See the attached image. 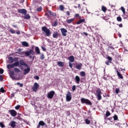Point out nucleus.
Returning a JSON list of instances; mask_svg holds the SVG:
<instances>
[{"instance_id":"48","label":"nucleus","mask_w":128,"mask_h":128,"mask_svg":"<svg viewBox=\"0 0 128 128\" xmlns=\"http://www.w3.org/2000/svg\"><path fill=\"white\" fill-rule=\"evenodd\" d=\"M58 26V22H55L54 23L52 24V26Z\"/></svg>"},{"instance_id":"30","label":"nucleus","mask_w":128,"mask_h":128,"mask_svg":"<svg viewBox=\"0 0 128 128\" xmlns=\"http://www.w3.org/2000/svg\"><path fill=\"white\" fill-rule=\"evenodd\" d=\"M58 66H60L61 68H62V66H64V63L62 62H58Z\"/></svg>"},{"instance_id":"32","label":"nucleus","mask_w":128,"mask_h":128,"mask_svg":"<svg viewBox=\"0 0 128 128\" xmlns=\"http://www.w3.org/2000/svg\"><path fill=\"white\" fill-rule=\"evenodd\" d=\"M59 8H60V10L64 12V5H60Z\"/></svg>"},{"instance_id":"15","label":"nucleus","mask_w":128,"mask_h":128,"mask_svg":"<svg viewBox=\"0 0 128 128\" xmlns=\"http://www.w3.org/2000/svg\"><path fill=\"white\" fill-rule=\"evenodd\" d=\"M30 72V68L28 66L27 68L24 70V74H28Z\"/></svg>"},{"instance_id":"36","label":"nucleus","mask_w":128,"mask_h":128,"mask_svg":"<svg viewBox=\"0 0 128 128\" xmlns=\"http://www.w3.org/2000/svg\"><path fill=\"white\" fill-rule=\"evenodd\" d=\"M0 92H2V94H4V92H6V90L4 89V88H0Z\"/></svg>"},{"instance_id":"26","label":"nucleus","mask_w":128,"mask_h":128,"mask_svg":"<svg viewBox=\"0 0 128 128\" xmlns=\"http://www.w3.org/2000/svg\"><path fill=\"white\" fill-rule=\"evenodd\" d=\"M48 14H50L52 16H56V14L54 12H52L50 10H48Z\"/></svg>"},{"instance_id":"29","label":"nucleus","mask_w":128,"mask_h":128,"mask_svg":"<svg viewBox=\"0 0 128 128\" xmlns=\"http://www.w3.org/2000/svg\"><path fill=\"white\" fill-rule=\"evenodd\" d=\"M22 45L23 46H26V48H28V43L26 42H22Z\"/></svg>"},{"instance_id":"19","label":"nucleus","mask_w":128,"mask_h":128,"mask_svg":"<svg viewBox=\"0 0 128 128\" xmlns=\"http://www.w3.org/2000/svg\"><path fill=\"white\" fill-rule=\"evenodd\" d=\"M58 32H55L52 34V36L54 38H58Z\"/></svg>"},{"instance_id":"46","label":"nucleus","mask_w":128,"mask_h":128,"mask_svg":"<svg viewBox=\"0 0 128 128\" xmlns=\"http://www.w3.org/2000/svg\"><path fill=\"white\" fill-rule=\"evenodd\" d=\"M10 32L11 34H16V30H14L12 28H10Z\"/></svg>"},{"instance_id":"41","label":"nucleus","mask_w":128,"mask_h":128,"mask_svg":"<svg viewBox=\"0 0 128 128\" xmlns=\"http://www.w3.org/2000/svg\"><path fill=\"white\" fill-rule=\"evenodd\" d=\"M40 58L42 60H44V55L42 54L40 56Z\"/></svg>"},{"instance_id":"35","label":"nucleus","mask_w":128,"mask_h":128,"mask_svg":"<svg viewBox=\"0 0 128 128\" xmlns=\"http://www.w3.org/2000/svg\"><path fill=\"white\" fill-rule=\"evenodd\" d=\"M116 20H118V22H122V17L118 16L116 18Z\"/></svg>"},{"instance_id":"38","label":"nucleus","mask_w":128,"mask_h":128,"mask_svg":"<svg viewBox=\"0 0 128 128\" xmlns=\"http://www.w3.org/2000/svg\"><path fill=\"white\" fill-rule=\"evenodd\" d=\"M0 128H6V126H4V124L2 122H0Z\"/></svg>"},{"instance_id":"45","label":"nucleus","mask_w":128,"mask_h":128,"mask_svg":"<svg viewBox=\"0 0 128 128\" xmlns=\"http://www.w3.org/2000/svg\"><path fill=\"white\" fill-rule=\"evenodd\" d=\"M107 58L108 60V62H112V57L108 56L107 57Z\"/></svg>"},{"instance_id":"8","label":"nucleus","mask_w":128,"mask_h":128,"mask_svg":"<svg viewBox=\"0 0 128 128\" xmlns=\"http://www.w3.org/2000/svg\"><path fill=\"white\" fill-rule=\"evenodd\" d=\"M38 88H40V85H38V82H35L34 83V86L32 88V90L33 92H38Z\"/></svg>"},{"instance_id":"11","label":"nucleus","mask_w":128,"mask_h":128,"mask_svg":"<svg viewBox=\"0 0 128 128\" xmlns=\"http://www.w3.org/2000/svg\"><path fill=\"white\" fill-rule=\"evenodd\" d=\"M18 14H26V9H18Z\"/></svg>"},{"instance_id":"34","label":"nucleus","mask_w":128,"mask_h":128,"mask_svg":"<svg viewBox=\"0 0 128 128\" xmlns=\"http://www.w3.org/2000/svg\"><path fill=\"white\" fill-rule=\"evenodd\" d=\"M80 74L81 76H82V77L86 76V72H80Z\"/></svg>"},{"instance_id":"42","label":"nucleus","mask_w":128,"mask_h":128,"mask_svg":"<svg viewBox=\"0 0 128 128\" xmlns=\"http://www.w3.org/2000/svg\"><path fill=\"white\" fill-rule=\"evenodd\" d=\"M75 16L76 18H79V20H80V18H82V17L80 16V14H75Z\"/></svg>"},{"instance_id":"1","label":"nucleus","mask_w":128,"mask_h":128,"mask_svg":"<svg viewBox=\"0 0 128 128\" xmlns=\"http://www.w3.org/2000/svg\"><path fill=\"white\" fill-rule=\"evenodd\" d=\"M26 66V68H28V65L24 61L22 60H20L18 62H14L12 64H9L7 66V68L8 70H10V68H14L15 66Z\"/></svg>"},{"instance_id":"61","label":"nucleus","mask_w":128,"mask_h":128,"mask_svg":"<svg viewBox=\"0 0 128 128\" xmlns=\"http://www.w3.org/2000/svg\"><path fill=\"white\" fill-rule=\"evenodd\" d=\"M118 36L119 38H122V34H120V33L118 32Z\"/></svg>"},{"instance_id":"25","label":"nucleus","mask_w":128,"mask_h":128,"mask_svg":"<svg viewBox=\"0 0 128 128\" xmlns=\"http://www.w3.org/2000/svg\"><path fill=\"white\" fill-rule=\"evenodd\" d=\"M101 10L104 12H106V10H108V8L104 6H102Z\"/></svg>"},{"instance_id":"47","label":"nucleus","mask_w":128,"mask_h":128,"mask_svg":"<svg viewBox=\"0 0 128 128\" xmlns=\"http://www.w3.org/2000/svg\"><path fill=\"white\" fill-rule=\"evenodd\" d=\"M42 6H40L37 8L36 11L37 12H42Z\"/></svg>"},{"instance_id":"33","label":"nucleus","mask_w":128,"mask_h":128,"mask_svg":"<svg viewBox=\"0 0 128 128\" xmlns=\"http://www.w3.org/2000/svg\"><path fill=\"white\" fill-rule=\"evenodd\" d=\"M14 76V70L10 71V76H11V78H13Z\"/></svg>"},{"instance_id":"14","label":"nucleus","mask_w":128,"mask_h":128,"mask_svg":"<svg viewBox=\"0 0 128 128\" xmlns=\"http://www.w3.org/2000/svg\"><path fill=\"white\" fill-rule=\"evenodd\" d=\"M46 124V123L44 122L42 120H40L37 126V128H40V126H44Z\"/></svg>"},{"instance_id":"64","label":"nucleus","mask_w":128,"mask_h":128,"mask_svg":"<svg viewBox=\"0 0 128 128\" xmlns=\"http://www.w3.org/2000/svg\"><path fill=\"white\" fill-rule=\"evenodd\" d=\"M11 96H12V98H14V93L12 94Z\"/></svg>"},{"instance_id":"54","label":"nucleus","mask_w":128,"mask_h":128,"mask_svg":"<svg viewBox=\"0 0 128 128\" xmlns=\"http://www.w3.org/2000/svg\"><path fill=\"white\" fill-rule=\"evenodd\" d=\"M46 120H47L48 124H50V118H47Z\"/></svg>"},{"instance_id":"9","label":"nucleus","mask_w":128,"mask_h":128,"mask_svg":"<svg viewBox=\"0 0 128 128\" xmlns=\"http://www.w3.org/2000/svg\"><path fill=\"white\" fill-rule=\"evenodd\" d=\"M66 100L67 102H70L72 100V93L68 91L66 95Z\"/></svg>"},{"instance_id":"4","label":"nucleus","mask_w":128,"mask_h":128,"mask_svg":"<svg viewBox=\"0 0 128 128\" xmlns=\"http://www.w3.org/2000/svg\"><path fill=\"white\" fill-rule=\"evenodd\" d=\"M34 54V51L32 49H30L29 51L25 52V56H29L30 58H32V56Z\"/></svg>"},{"instance_id":"51","label":"nucleus","mask_w":128,"mask_h":128,"mask_svg":"<svg viewBox=\"0 0 128 128\" xmlns=\"http://www.w3.org/2000/svg\"><path fill=\"white\" fill-rule=\"evenodd\" d=\"M34 78L38 80H40V77L38 76H34Z\"/></svg>"},{"instance_id":"58","label":"nucleus","mask_w":128,"mask_h":128,"mask_svg":"<svg viewBox=\"0 0 128 128\" xmlns=\"http://www.w3.org/2000/svg\"><path fill=\"white\" fill-rule=\"evenodd\" d=\"M66 14L68 16H70V11H67Z\"/></svg>"},{"instance_id":"59","label":"nucleus","mask_w":128,"mask_h":128,"mask_svg":"<svg viewBox=\"0 0 128 128\" xmlns=\"http://www.w3.org/2000/svg\"><path fill=\"white\" fill-rule=\"evenodd\" d=\"M118 26L120 28H122L123 26H122V24H117Z\"/></svg>"},{"instance_id":"63","label":"nucleus","mask_w":128,"mask_h":128,"mask_svg":"<svg viewBox=\"0 0 128 128\" xmlns=\"http://www.w3.org/2000/svg\"><path fill=\"white\" fill-rule=\"evenodd\" d=\"M92 40H93L94 42H96V38L94 36H92Z\"/></svg>"},{"instance_id":"44","label":"nucleus","mask_w":128,"mask_h":128,"mask_svg":"<svg viewBox=\"0 0 128 128\" xmlns=\"http://www.w3.org/2000/svg\"><path fill=\"white\" fill-rule=\"evenodd\" d=\"M86 122V124H90V120H88V119H86L85 120Z\"/></svg>"},{"instance_id":"13","label":"nucleus","mask_w":128,"mask_h":128,"mask_svg":"<svg viewBox=\"0 0 128 128\" xmlns=\"http://www.w3.org/2000/svg\"><path fill=\"white\" fill-rule=\"evenodd\" d=\"M11 128H14L16 126V122L14 120L10 121V122Z\"/></svg>"},{"instance_id":"31","label":"nucleus","mask_w":128,"mask_h":128,"mask_svg":"<svg viewBox=\"0 0 128 128\" xmlns=\"http://www.w3.org/2000/svg\"><path fill=\"white\" fill-rule=\"evenodd\" d=\"M14 72H20V70L18 68H14Z\"/></svg>"},{"instance_id":"2","label":"nucleus","mask_w":128,"mask_h":128,"mask_svg":"<svg viewBox=\"0 0 128 128\" xmlns=\"http://www.w3.org/2000/svg\"><path fill=\"white\" fill-rule=\"evenodd\" d=\"M80 102L82 104H87V106H92V102H90V100L84 98H81Z\"/></svg>"},{"instance_id":"6","label":"nucleus","mask_w":128,"mask_h":128,"mask_svg":"<svg viewBox=\"0 0 128 128\" xmlns=\"http://www.w3.org/2000/svg\"><path fill=\"white\" fill-rule=\"evenodd\" d=\"M56 92H54V91L52 90L48 93L47 98H50L52 100V98H54V96Z\"/></svg>"},{"instance_id":"52","label":"nucleus","mask_w":128,"mask_h":128,"mask_svg":"<svg viewBox=\"0 0 128 128\" xmlns=\"http://www.w3.org/2000/svg\"><path fill=\"white\" fill-rule=\"evenodd\" d=\"M120 92V89L118 88L116 89V94H118Z\"/></svg>"},{"instance_id":"56","label":"nucleus","mask_w":128,"mask_h":128,"mask_svg":"<svg viewBox=\"0 0 128 128\" xmlns=\"http://www.w3.org/2000/svg\"><path fill=\"white\" fill-rule=\"evenodd\" d=\"M42 50L44 52H46V48H44V47L42 46Z\"/></svg>"},{"instance_id":"24","label":"nucleus","mask_w":128,"mask_h":128,"mask_svg":"<svg viewBox=\"0 0 128 128\" xmlns=\"http://www.w3.org/2000/svg\"><path fill=\"white\" fill-rule=\"evenodd\" d=\"M116 72L117 76H118V78H121L122 80H124V76H122V74H120V73L118 70H116Z\"/></svg>"},{"instance_id":"37","label":"nucleus","mask_w":128,"mask_h":128,"mask_svg":"<svg viewBox=\"0 0 128 128\" xmlns=\"http://www.w3.org/2000/svg\"><path fill=\"white\" fill-rule=\"evenodd\" d=\"M110 116V111H107L106 114V118H108V116Z\"/></svg>"},{"instance_id":"60","label":"nucleus","mask_w":128,"mask_h":128,"mask_svg":"<svg viewBox=\"0 0 128 128\" xmlns=\"http://www.w3.org/2000/svg\"><path fill=\"white\" fill-rule=\"evenodd\" d=\"M84 34V36H88V34L86 32H83Z\"/></svg>"},{"instance_id":"40","label":"nucleus","mask_w":128,"mask_h":128,"mask_svg":"<svg viewBox=\"0 0 128 128\" xmlns=\"http://www.w3.org/2000/svg\"><path fill=\"white\" fill-rule=\"evenodd\" d=\"M120 9L124 14H126V9H124V6H122Z\"/></svg>"},{"instance_id":"16","label":"nucleus","mask_w":128,"mask_h":128,"mask_svg":"<svg viewBox=\"0 0 128 128\" xmlns=\"http://www.w3.org/2000/svg\"><path fill=\"white\" fill-rule=\"evenodd\" d=\"M68 60L70 62H74V56H70L68 58Z\"/></svg>"},{"instance_id":"57","label":"nucleus","mask_w":128,"mask_h":128,"mask_svg":"<svg viewBox=\"0 0 128 128\" xmlns=\"http://www.w3.org/2000/svg\"><path fill=\"white\" fill-rule=\"evenodd\" d=\"M16 34H20V31L19 30H18L16 32Z\"/></svg>"},{"instance_id":"62","label":"nucleus","mask_w":128,"mask_h":128,"mask_svg":"<svg viewBox=\"0 0 128 128\" xmlns=\"http://www.w3.org/2000/svg\"><path fill=\"white\" fill-rule=\"evenodd\" d=\"M0 80L2 82V75L0 76Z\"/></svg>"},{"instance_id":"53","label":"nucleus","mask_w":128,"mask_h":128,"mask_svg":"<svg viewBox=\"0 0 128 128\" xmlns=\"http://www.w3.org/2000/svg\"><path fill=\"white\" fill-rule=\"evenodd\" d=\"M110 62H110V61H106L105 62V64L107 65V66H110Z\"/></svg>"},{"instance_id":"21","label":"nucleus","mask_w":128,"mask_h":128,"mask_svg":"<svg viewBox=\"0 0 128 128\" xmlns=\"http://www.w3.org/2000/svg\"><path fill=\"white\" fill-rule=\"evenodd\" d=\"M86 22V20L84 19H80L78 22H76V24H82Z\"/></svg>"},{"instance_id":"7","label":"nucleus","mask_w":128,"mask_h":128,"mask_svg":"<svg viewBox=\"0 0 128 128\" xmlns=\"http://www.w3.org/2000/svg\"><path fill=\"white\" fill-rule=\"evenodd\" d=\"M8 60H10V64H12L14 62H18V58L16 57V58H13L12 56H10L8 58Z\"/></svg>"},{"instance_id":"49","label":"nucleus","mask_w":128,"mask_h":128,"mask_svg":"<svg viewBox=\"0 0 128 128\" xmlns=\"http://www.w3.org/2000/svg\"><path fill=\"white\" fill-rule=\"evenodd\" d=\"M69 64V66L70 68H72V63L70 62H68Z\"/></svg>"},{"instance_id":"18","label":"nucleus","mask_w":128,"mask_h":128,"mask_svg":"<svg viewBox=\"0 0 128 128\" xmlns=\"http://www.w3.org/2000/svg\"><path fill=\"white\" fill-rule=\"evenodd\" d=\"M82 63H80L76 65V70H80V69L82 68Z\"/></svg>"},{"instance_id":"3","label":"nucleus","mask_w":128,"mask_h":128,"mask_svg":"<svg viewBox=\"0 0 128 128\" xmlns=\"http://www.w3.org/2000/svg\"><path fill=\"white\" fill-rule=\"evenodd\" d=\"M42 32H45V34H46V36H50L52 34V32H50V30H49V29L48 28H46V26H42Z\"/></svg>"},{"instance_id":"22","label":"nucleus","mask_w":128,"mask_h":128,"mask_svg":"<svg viewBox=\"0 0 128 128\" xmlns=\"http://www.w3.org/2000/svg\"><path fill=\"white\" fill-rule=\"evenodd\" d=\"M24 20H30V14H24Z\"/></svg>"},{"instance_id":"10","label":"nucleus","mask_w":128,"mask_h":128,"mask_svg":"<svg viewBox=\"0 0 128 128\" xmlns=\"http://www.w3.org/2000/svg\"><path fill=\"white\" fill-rule=\"evenodd\" d=\"M8 112L10 113V114H11L12 116H16V114H18V112L14 110H9Z\"/></svg>"},{"instance_id":"20","label":"nucleus","mask_w":128,"mask_h":128,"mask_svg":"<svg viewBox=\"0 0 128 128\" xmlns=\"http://www.w3.org/2000/svg\"><path fill=\"white\" fill-rule=\"evenodd\" d=\"M22 49H20V48L17 50L18 52H16V54H21V55L24 54V52H22Z\"/></svg>"},{"instance_id":"17","label":"nucleus","mask_w":128,"mask_h":128,"mask_svg":"<svg viewBox=\"0 0 128 128\" xmlns=\"http://www.w3.org/2000/svg\"><path fill=\"white\" fill-rule=\"evenodd\" d=\"M75 80L78 84H80V76H76L75 77Z\"/></svg>"},{"instance_id":"50","label":"nucleus","mask_w":128,"mask_h":128,"mask_svg":"<svg viewBox=\"0 0 128 128\" xmlns=\"http://www.w3.org/2000/svg\"><path fill=\"white\" fill-rule=\"evenodd\" d=\"M20 105H18L15 107L16 110H20Z\"/></svg>"},{"instance_id":"12","label":"nucleus","mask_w":128,"mask_h":128,"mask_svg":"<svg viewBox=\"0 0 128 128\" xmlns=\"http://www.w3.org/2000/svg\"><path fill=\"white\" fill-rule=\"evenodd\" d=\"M62 36H66V32H68V30L64 28H62L60 29Z\"/></svg>"},{"instance_id":"5","label":"nucleus","mask_w":128,"mask_h":128,"mask_svg":"<svg viewBox=\"0 0 128 128\" xmlns=\"http://www.w3.org/2000/svg\"><path fill=\"white\" fill-rule=\"evenodd\" d=\"M98 100H102V90L100 88H98L96 90V94Z\"/></svg>"},{"instance_id":"55","label":"nucleus","mask_w":128,"mask_h":128,"mask_svg":"<svg viewBox=\"0 0 128 128\" xmlns=\"http://www.w3.org/2000/svg\"><path fill=\"white\" fill-rule=\"evenodd\" d=\"M4 69H0V74H4Z\"/></svg>"},{"instance_id":"39","label":"nucleus","mask_w":128,"mask_h":128,"mask_svg":"<svg viewBox=\"0 0 128 128\" xmlns=\"http://www.w3.org/2000/svg\"><path fill=\"white\" fill-rule=\"evenodd\" d=\"M113 118H114V120H118V116H116V114H115L113 116Z\"/></svg>"},{"instance_id":"27","label":"nucleus","mask_w":128,"mask_h":128,"mask_svg":"<svg viewBox=\"0 0 128 128\" xmlns=\"http://www.w3.org/2000/svg\"><path fill=\"white\" fill-rule=\"evenodd\" d=\"M84 10H85L86 11V12H87V14H90V12H88V8H86V7L82 10V12H83V14L86 13V12L84 11Z\"/></svg>"},{"instance_id":"43","label":"nucleus","mask_w":128,"mask_h":128,"mask_svg":"<svg viewBox=\"0 0 128 128\" xmlns=\"http://www.w3.org/2000/svg\"><path fill=\"white\" fill-rule=\"evenodd\" d=\"M76 90V85L72 86V92H74V90Z\"/></svg>"},{"instance_id":"23","label":"nucleus","mask_w":128,"mask_h":128,"mask_svg":"<svg viewBox=\"0 0 128 128\" xmlns=\"http://www.w3.org/2000/svg\"><path fill=\"white\" fill-rule=\"evenodd\" d=\"M35 52L37 54H40V48H38V47L36 46L35 48Z\"/></svg>"},{"instance_id":"28","label":"nucleus","mask_w":128,"mask_h":128,"mask_svg":"<svg viewBox=\"0 0 128 128\" xmlns=\"http://www.w3.org/2000/svg\"><path fill=\"white\" fill-rule=\"evenodd\" d=\"M74 20V18H70V19L67 20L66 22L67 24H72V22Z\"/></svg>"}]
</instances>
